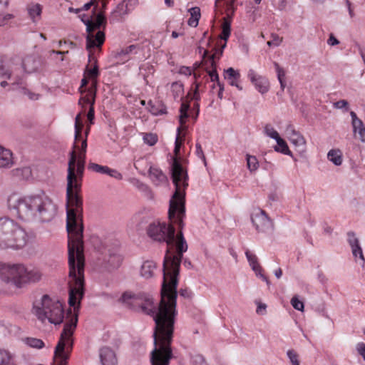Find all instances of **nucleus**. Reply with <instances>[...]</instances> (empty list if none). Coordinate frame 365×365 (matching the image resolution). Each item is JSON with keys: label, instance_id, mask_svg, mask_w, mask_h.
I'll return each instance as SVG.
<instances>
[{"label": "nucleus", "instance_id": "obj_21", "mask_svg": "<svg viewBox=\"0 0 365 365\" xmlns=\"http://www.w3.org/2000/svg\"><path fill=\"white\" fill-rule=\"evenodd\" d=\"M328 160L334 165L339 166L343 162L342 153L339 149H331L327 153Z\"/></svg>", "mask_w": 365, "mask_h": 365}, {"label": "nucleus", "instance_id": "obj_18", "mask_svg": "<svg viewBox=\"0 0 365 365\" xmlns=\"http://www.w3.org/2000/svg\"><path fill=\"white\" fill-rule=\"evenodd\" d=\"M156 268L157 265L154 261L145 260L140 267V274L145 279H150L154 276Z\"/></svg>", "mask_w": 365, "mask_h": 365}, {"label": "nucleus", "instance_id": "obj_59", "mask_svg": "<svg viewBox=\"0 0 365 365\" xmlns=\"http://www.w3.org/2000/svg\"><path fill=\"white\" fill-rule=\"evenodd\" d=\"M180 74H183L186 76H189L192 74V70L190 67L182 66L179 71Z\"/></svg>", "mask_w": 365, "mask_h": 365}, {"label": "nucleus", "instance_id": "obj_10", "mask_svg": "<svg viewBox=\"0 0 365 365\" xmlns=\"http://www.w3.org/2000/svg\"><path fill=\"white\" fill-rule=\"evenodd\" d=\"M252 222L259 232L271 233L273 231V224L266 212L257 210L252 215Z\"/></svg>", "mask_w": 365, "mask_h": 365}, {"label": "nucleus", "instance_id": "obj_37", "mask_svg": "<svg viewBox=\"0 0 365 365\" xmlns=\"http://www.w3.org/2000/svg\"><path fill=\"white\" fill-rule=\"evenodd\" d=\"M81 113H78L75 118V140L76 141L81 136L83 124L81 123Z\"/></svg>", "mask_w": 365, "mask_h": 365}, {"label": "nucleus", "instance_id": "obj_57", "mask_svg": "<svg viewBox=\"0 0 365 365\" xmlns=\"http://www.w3.org/2000/svg\"><path fill=\"white\" fill-rule=\"evenodd\" d=\"M225 46H226V43H224V44L221 46L220 48L216 49L215 52L213 54H212L211 56H210L208 58H212L213 56H215V58H214L215 61H216L215 59H220V57L222 56L223 50L225 48Z\"/></svg>", "mask_w": 365, "mask_h": 365}, {"label": "nucleus", "instance_id": "obj_39", "mask_svg": "<svg viewBox=\"0 0 365 365\" xmlns=\"http://www.w3.org/2000/svg\"><path fill=\"white\" fill-rule=\"evenodd\" d=\"M143 141L145 144L153 146L158 142V135L154 133H145L143 135Z\"/></svg>", "mask_w": 365, "mask_h": 365}, {"label": "nucleus", "instance_id": "obj_4", "mask_svg": "<svg viewBox=\"0 0 365 365\" xmlns=\"http://www.w3.org/2000/svg\"><path fill=\"white\" fill-rule=\"evenodd\" d=\"M11 209L24 221L50 222L56 214V206L44 194L27 196L13 195L9 198Z\"/></svg>", "mask_w": 365, "mask_h": 365}, {"label": "nucleus", "instance_id": "obj_28", "mask_svg": "<svg viewBox=\"0 0 365 365\" xmlns=\"http://www.w3.org/2000/svg\"><path fill=\"white\" fill-rule=\"evenodd\" d=\"M277 145L274 147V150L284 155L292 156L287 143L281 138L276 140Z\"/></svg>", "mask_w": 365, "mask_h": 365}, {"label": "nucleus", "instance_id": "obj_34", "mask_svg": "<svg viewBox=\"0 0 365 365\" xmlns=\"http://www.w3.org/2000/svg\"><path fill=\"white\" fill-rule=\"evenodd\" d=\"M154 73V68L150 63H145L140 66V74L143 77L144 80L147 81L149 74Z\"/></svg>", "mask_w": 365, "mask_h": 365}, {"label": "nucleus", "instance_id": "obj_35", "mask_svg": "<svg viewBox=\"0 0 365 365\" xmlns=\"http://www.w3.org/2000/svg\"><path fill=\"white\" fill-rule=\"evenodd\" d=\"M235 0H231L230 1H227L226 4V17H225L224 19H227L230 21L234 16L236 9L235 6Z\"/></svg>", "mask_w": 365, "mask_h": 365}, {"label": "nucleus", "instance_id": "obj_20", "mask_svg": "<svg viewBox=\"0 0 365 365\" xmlns=\"http://www.w3.org/2000/svg\"><path fill=\"white\" fill-rule=\"evenodd\" d=\"M149 176L152 182L157 186L165 183L168 180L167 176L163 171L157 168L150 167Z\"/></svg>", "mask_w": 365, "mask_h": 365}, {"label": "nucleus", "instance_id": "obj_36", "mask_svg": "<svg viewBox=\"0 0 365 365\" xmlns=\"http://www.w3.org/2000/svg\"><path fill=\"white\" fill-rule=\"evenodd\" d=\"M264 134L275 140L280 138L277 131L269 124H267L264 128Z\"/></svg>", "mask_w": 365, "mask_h": 365}, {"label": "nucleus", "instance_id": "obj_13", "mask_svg": "<svg viewBox=\"0 0 365 365\" xmlns=\"http://www.w3.org/2000/svg\"><path fill=\"white\" fill-rule=\"evenodd\" d=\"M199 52L202 53V59L205 64V70L210 78L211 81L212 82H217L218 83L219 81V76L217 72V65L216 61H214L215 56H213L212 58H207L205 59V57L208 54L207 51L204 50L202 47H199Z\"/></svg>", "mask_w": 365, "mask_h": 365}, {"label": "nucleus", "instance_id": "obj_27", "mask_svg": "<svg viewBox=\"0 0 365 365\" xmlns=\"http://www.w3.org/2000/svg\"><path fill=\"white\" fill-rule=\"evenodd\" d=\"M91 61H94V66L93 68H89L88 66L86 68L84 75L88 77V78L93 80L97 78L99 72L98 68L97 66L96 59L93 57H92V55L89 54V62H91Z\"/></svg>", "mask_w": 365, "mask_h": 365}, {"label": "nucleus", "instance_id": "obj_19", "mask_svg": "<svg viewBox=\"0 0 365 365\" xmlns=\"http://www.w3.org/2000/svg\"><path fill=\"white\" fill-rule=\"evenodd\" d=\"M13 165L14 158L11 151L0 145V168H10Z\"/></svg>", "mask_w": 365, "mask_h": 365}, {"label": "nucleus", "instance_id": "obj_43", "mask_svg": "<svg viewBox=\"0 0 365 365\" xmlns=\"http://www.w3.org/2000/svg\"><path fill=\"white\" fill-rule=\"evenodd\" d=\"M92 95V102H91V106H90L89 110L87 114L88 120L90 123V124H93V120H94V103H95V93L93 91L91 92Z\"/></svg>", "mask_w": 365, "mask_h": 365}, {"label": "nucleus", "instance_id": "obj_42", "mask_svg": "<svg viewBox=\"0 0 365 365\" xmlns=\"http://www.w3.org/2000/svg\"><path fill=\"white\" fill-rule=\"evenodd\" d=\"M180 132H181V127H178L177 136L175 138V148H174V153H175V155H178V153L180 152V147L182 143V140L181 139V137H180Z\"/></svg>", "mask_w": 365, "mask_h": 365}, {"label": "nucleus", "instance_id": "obj_24", "mask_svg": "<svg viewBox=\"0 0 365 365\" xmlns=\"http://www.w3.org/2000/svg\"><path fill=\"white\" fill-rule=\"evenodd\" d=\"M0 365H17L14 354L7 350L0 349Z\"/></svg>", "mask_w": 365, "mask_h": 365}, {"label": "nucleus", "instance_id": "obj_2", "mask_svg": "<svg viewBox=\"0 0 365 365\" xmlns=\"http://www.w3.org/2000/svg\"><path fill=\"white\" fill-rule=\"evenodd\" d=\"M86 140L82 143V152L77 157L75 151L70 153L67 175V219L68 250V304L74 312L79 308L84 294V266L83 241V200L78 194L86 160Z\"/></svg>", "mask_w": 365, "mask_h": 365}, {"label": "nucleus", "instance_id": "obj_17", "mask_svg": "<svg viewBox=\"0 0 365 365\" xmlns=\"http://www.w3.org/2000/svg\"><path fill=\"white\" fill-rule=\"evenodd\" d=\"M224 77L227 80L230 86H235L240 91L242 90V87L239 84L240 73L238 71H236L231 67L228 68L225 70Z\"/></svg>", "mask_w": 365, "mask_h": 365}, {"label": "nucleus", "instance_id": "obj_15", "mask_svg": "<svg viewBox=\"0 0 365 365\" xmlns=\"http://www.w3.org/2000/svg\"><path fill=\"white\" fill-rule=\"evenodd\" d=\"M99 358L101 365H118L116 354L108 346H103L99 349Z\"/></svg>", "mask_w": 365, "mask_h": 365}, {"label": "nucleus", "instance_id": "obj_61", "mask_svg": "<svg viewBox=\"0 0 365 365\" xmlns=\"http://www.w3.org/2000/svg\"><path fill=\"white\" fill-rule=\"evenodd\" d=\"M272 38L274 46L275 47L279 46L282 41V38L279 37L277 34H272Z\"/></svg>", "mask_w": 365, "mask_h": 365}, {"label": "nucleus", "instance_id": "obj_49", "mask_svg": "<svg viewBox=\"0 0 365 365\" xmlns=\"http://www.w3.org/2000/svg\"><path fill=\"white\" fill-rule=\"evenodd\" d=\"M13 18L14 16L11 14H0V26L6 25Z\"/></svg>", "mask_w": 365, "mask_h": 365}, {"label": "nucleus", "instance_id": "obj_60", "mask_svg": "<svg viewBox=\"0 0 365 365\" xmlns=\"http://www.w3.org/2000/svg\"><path fill=\"white\" fill-rule=\"evenodd\" d=\"M180 296L184 298H191L192 296V292L188 289H181L179 292Z\"/></svg>", "mask_w": 365, "mask_h": 365}, {"label": "nucleus", "instance_id": "obj_12", "mask_svg": "<svg viewBox=\"0 0 365 365\" xmlns=\"http://www.w3.org/2000/svg\"><path fill=\"white\" fill-rule=\"evenodd\" d=\"M247 77L254 85L255 89L261 94H265L269 91L270 84L268 78L258 74L254 69H249Z\"/></svg>", "mask_w": 365, "mask_h": 365}, {"label": "nucleus", "instance_id": "obj_45", "mask_svg": "<svg viewBox=\"0 0 365 365\" xmlns=\"http://www.w3.org/2000/svg\"><path fill=\"white\" fill-rule=\"evenodd\" d=\"M287 354L292 365H300L298 360V355L294 350H288Z\"/></svg>", "mask_w": 365, "mask_h": 365}, {"label": "nucleus", "instance_id": "obj_54", "mask_svg": "<svg viewBox=\"0 0 365 365\" xmlns=\"http://www.w3.org/2000/svg\"><path fill=\"white\" fill-rule=\"evenodd\" d=\"M107 175L117 180H121L123 178V175L120 173L110 168H108Z\"/></svg>", "mask_w": 365, "mask_h": 365}, {"label": "nucleus", "instance_id": "obj_23", "mask_svg": "<svg viewBox=\"0 0 365 365\" xmlns=\"http://www.w3.org/2000/svg\"><path fill=\"white\" fill-rule=\"evenodd\" d=\"M28 14L33 22H36L41 16L42 6L39 4H32L27 7Z\"/></svg>", "mask_w": 365, "mask_h": 365}, {"label": "nucleus", "instance_id": "obj_51", "mask_svg": "<svg viewBox=\"0 0 365 365\" xmlns=\"http://www.w3.org/2000/svg\"><path fill=\"white\" fill-rule=\"evenodd\" d=\"M348 102L346 100H340L334 103V107L337 109H344L345 111L349 110Z\"/></svg>", "mask_w": 365, "mask_h": 365}, {"label": "nucleus", "instance_id": "obj_41", "mask_svg": "<svg viewBox=\"0 0 365 365\" xmlns=\"http://www.w3.org/2000/svg\"><path fill=\"white\" fill-rule=\"evenodd\" d=\"M171 88L175 98L181 96L183 93V86L181 83L175 82L172 84Z\"/></svg>", "mask_w": 365, "mask_h": 365}, {"label": "nucleus", "instance_id": "obj_1", "mask_svg": "<svg viewBox=\"0 0 365 365\" xmlns=\"http://www.w3.org/2000/svg\"><path fill=\"white\" fill-rule=\"evenodd\" d=\"M178 250L179 255L177 257L167 256L163 260L161 299L158 308L154 304L153 297L148 294H133L125 292L121 297L124 302L138 306L142 312L152 316L155 321L154 349L150 353L151 365H169L173 357L171 342L177 315L178 275L182 255L187 250L182 236Z\"/></svg>", "mask_w": 365, "mask_h": 365}, {"label": "nucleus", "instance_id": "obj_50", "mask_svg": "<svg viewBox=\"0 0 365 365\" xmlns=\"http://www.w3.org/2000/svg\"><path fill=\"white\" fill-rule=\"evenodd\" d=\"M188 117L187 112H181L180 117H179V123L180 126L181 127V130H185L187 128V126L185 125L186 119Z\"/></svg>", "mask_w": 365, "mask_h": 365}, {"label": "nucleus", "instance_id": "obj_14", "mask_svg": "<svg viewBox=\"0 0 365 365\" xmlns=\"http://www.w3.org/2000/svg\"><path fill=\"white\" fill-rule=\"evenodd\" d=\"M142 51V46L140 44H132L117 51L115 58L118 62L125 63L128 61L130 56L135 55Z\"/></svg>", "mask_w": 365, "mask_h": 365}, {"label": "nucleus", "instance_id": "obj_22", "mask_svg": "<svg viewBox=\"0 0 365 365\" xmlns=\"http://www.w3.org/2000/svg\"><path fill=\"white\" fill-rule=\"evenodd\" d=\"M245 255L250 266L252 267V269L255 272L256 274H258V272L262 271V268L258 262L257 257L254 253L251 252L249 250L245 251Z\"/></svg>", "mask_w": 365, "mask_h": 365}, {"label": "nucleus", "instance_id": "obj_6", "mask_svg": "<svg viewBox=\"0 0 365 365\" xmlns=\"http://www.w3.org/2000/svg\"><path fill=\"white\" fill-rule=\"evenodd\" d=\"M34 313L42 322L60 324L63 320L62 304L52 299L48 295H43L40 301H36L33 307Z\"/></svg>", "mask_w": 365, "mask_h": 365}, {"label": "nucleus", "instance_id": "obj_55", "mask_svg": "<svg viewBox=\"0 0 365 365\" xmlns=\"http://www.w3.org/2000/svg\"><path fill=\"white\" fill-rule=\"evenodd\" d=\"M195 153H196L197 156L199 158H200V159H202L203 160L204 164L206 165L205 156L204 155L202 148L200 144H199V143H196V151H195Z\"/></svg>", "mask_w": 365, "mask_h": 365}, {"label": "nucleus", "instance_id": "obj_46", "mask_svg": "<svg viewBox=\"0 0 365 365\" xmlns=\"http://www.w3.org/2000/svg\"><path fill=\"white\" fill-rule=\"evenodd\" d=\"M191 363L192 365H207L204 357L200 354L192 356Z\"/></svg>", "mask_w": 365, "mask_h": 365}, {"label": "nucleus", "instance_id": "obj_5", "mask_svg": "<svg viewBox=\"0 0 365 365\" xmlns=\"http://www.w3.org/2000/svg\"><path fill=\"white\" fill-rule=\"evenodd\" d=\"M28 240L26 232L19 224L7 217L0 218V247L20 250Z\"/></svg>", "mask_w": 365, "mask_h": 365}, {"label": "nucleus", "instance_id": "obj_29", "mask_svg": "<svg viewBox=\"0 0 365 365\" xmlns=\"http://www.w3.org/2000/svg\"><path fill=\"white\" fill-rule=\"evenodd\" d=\"M231 33V21L227 19H223V23L222 26V33L220 38L225 42L227 41Z\"/></svg>", "mask_w": 365, "mask_h": 365}, {"label": "nucleus", "instance_id": "obj_30", "mask_svg": "<svg viewBox=\"0 0 365 365\" xmlns=\"http://www.w3.org/2000/svg\"><path fill=\"white\" fill-rule=\"evenodd\" d=\"M350 115H351V125H352V127H353V132L354 133H356L357 131H359V130L362 129L363 128H364V123L362 122V120L361 119H359L356 114L355 113V112L354 111H351L350 112Z\"/></svg>", "mask_w": 365, "mask_h": 365}, {"label": "nucleus", "instance_id": "obj_9", "mask_svg": "<svg viewBox=\"0 0 365 365\" xmlns=\"http://www.w3.org/2000/svg\"><path fill=\"white\" fill-rule=\"evenodd\" d=\"M24 272L25 266L22 264H4L0 269V277L3 281L20 288L23 286Z\"/></svg>", "mask_w": 365, "mask_h": 365}, {"label": "nucleus", "instance_id": "obj_53", "mask_svg": "<svg viewBox=\"0 0 365 365\" xmlns=\"http://www.w3.org/2000/svg\"><path fill=\"white\" fill-rule=\"evenodd\" d=\"M357 353L363 358L365 361V344L364 342H359L356 345Z\"/></svg>", "mask_w": 365, "mask_h": 365}, {"label": "nucleus", "instance_id": "obj_7", "mask_svg": "<svg viewBox=\"0 0 365 365\" xmlns=\"http://www.w3.org/2000/svg\"><path fill=\"white\" fill-rule=\"evenodd\" d=\"M78 317L77 314L75 313L64 325L54 351V357L58 365H67V361L73 348L72 336L76 327Z\"/></svg>", "mask_w": 365, "mask_h": 365}, {"label": "nucleus", "instance_id": "obj_16", "mask_svg": "<svg viewBox=\"0 0 365 365\" xmlns=\"http://www.w3.org/2000/svg\"><path fill=\"white\" fill-rule=\"evenodd\" d=\"M43 276L41 270L36 267L28 268L25 267L23 277V285L29 283H36L41 279Z\"/></svg>", "mask_w": 365, "mask_h": 365}, {"label": "nucleus", "instance_id": "obj_11", "mask_svg": "<svg viewBox=\"0 0 365 365\" xmlns=\"http://www.w3.org/2000/svg\"><path fill=\"white\" fill-rule=\"evenodd\" d=\"M347 241L351 247V253L356 262L359 263L362 267H364L365 258L363 254L362 247L360 245L359 238L356 237V234L354 232H349L347 233Z\"/></svg>", "mask_w": 365, "mask_h": 365}, {"label": "nucleus", "instance_id": "obj_62", "mask_svg": "<svg viewBox=\"0 0 365 365\" xmlns=\"http://www.w3.org/2000/svg\"><path fill=\"white\" fill-rule=\"evenodd\" d=\"M24 93L29 98V99L33 101L38 100L39 98L38 94L32 93L31 91L26 89H24Z\"/></svg>", "mask_w": 365, "mask_h": 365}, {"label": "nucleus", "instance_id": "obj_33", "mask_svg": "<svg viewBox=\"0 0 365 365\" xmlns=\"http://www.w3.org/2000/svg\"><path fill=\"white\" fill-rule=\"evenodd\" d=\"M108 168L109 167L106 165H101L95 163H90L88 165V170L97 173L106 175H107Z\"/></svg>", "mask_w": 365, "mask_h": 365}, {"label": "nucleus", "instance_id": "obj_52", "mask_svg": "<svg viewBox=\"0 0 365 365\" xmlns=\"http://www.w3.org/2000/svg\"><path fill=\"white\" fill-rule=\"evenodd\" d=\"M274 66L277 74L278 81L284 80L285 72L284 69L282 67H280V66L277 63H274Z\"/></svg>", "mask_w": 365, "mask_h": 365}, {"label": "nucleus", "instance_id": "obj_58", "mask_svg": "<svg viewBox=\"0 0 365 365\" xmlns=\"http://www.w3.org/2000/svg\"><path fill=\"white\" fill-rule=\"evenodd\" d=\"M267 305L262 303H258L256 312L259 315H264L266 314Z\"/></svg>", "mask_w": 365, "mask_h": 365}, {"label": "nucleus", "instance_id": "obj_3", "mask_svg": "<svg viewBox=\"0 0 365 365\" xmlns=\"http://www.w3.org/2000/svg\"><path fill=\"white\" fill-rule=\"evenodd\" d=\"M170 173L175 191L170 200L168 217L170 224L165 222L155 221L149 225L147 229L148 236L155 241L165 242L169 247L167 249L164 259L167 256L177 257L179 255L178 245L182 236L185 242L182 232L180 230L175 235V229L173 223L177 224L180 229L183 227L185 215V190L188 186L187 170L182 167L177 158H173L170 165ZM187 243V242H185ZM187 245V244H186Z\"/></svg>", "mask_w": 365, "mask_h": 365}, {"label": "nucleus", "instance_id": "obj_63", "mask_svg": "<svg viewBox=\"0 0 365 365\" xmlns=\"http://www.w3.org/2000/svg\"><path fill=\"white\" fill-rule=\"evenodd\" d=\"M296 132H297V131L294 129V126L291 124H289L285 129V133H286V135L287 138H289L292 135L294 134Z\"/></svg>", "mask_w": 365, "mask_h": 365}, {"label": "nucleus", "instance_id": "obj_47", "mask_svg": "<svg viewBox=\"0 0 365 365\" xmlns=\"http://www.w3.org/2000/svg\"><path fill=\"white\" fill-rule=\"evenodd\" d=\"M122 258L120 255H113L110 257L108 262L111 264L113 268H117L120 266Z\"/></svg>", "mask_w": 365, "mask_h": 365}, {"label": "nucleus", "instance_id": "obj_32", "mask_svg": "<svg viewBox=\"0 0 365 365\" xmlns=\"http://www.w3.org/2000/svg\"><path fill=\"white\" fill-rule=\"evenodd\" d=\"M246 160L247 168L250 172H255L258 169L259 162L255 156L247 154Z\"/></svg>", "mask_w": 365, "mask_h": 365}, {"label": "nucleus", "instance_id": "obj_26", "mask_svg": "<svg viewBox=\"0 0 365 365\" xmlns=\"http://www.w3.org/2000/svg\"><path fill=\"white\" fill-rule=\"evenodd\" d=\"M190 18L188 19V25L192 27H196L198 25L200 18V9L197 6L189 9Z\"/></svg>", "mask_w": 365, "mask_h": 365}, {"label": "nucleus", "instance_id": "obj_31", "mask_svg": "<svg viewBox=\"0 0 365 365\" xmlns=\"http://www.w3.org/2000/svg\"><path fill=\"white\" fill-rule=\"evenodd\" d=\"M288 139L296 147L304 146L306 143L304 138L298 131L289 136Z\"/></svg>", "mask_w": 365, "mask_h": 365}, {"label": "nucleus", "instance_id": "obj_38", "mask_svg": "<svg viewBox=\"0 0 365 365\" xmlns=\"http://www.w3.org/2000/svg\"><path fill=\"white\" fill-rule=\"evenodd\" d=\"M25 342L27 345L33 348L41 349L44 346L42 340L36 338H26Z\"/></svg>", "mask_w": 365, "mask_h": 365}, {"label": "nucleus", "instance_id": "obj_40", "mask_svg": "<svg viewBox=\"0 0 365 365\" xmlns=\"http://www.w3.org/2000/svg\"><path fill=\"white\" fill-rule=\"evenodd\" d=\"M0 77L11 79V72L4 63L3 59L0 58Z\"/></svg>", "mask_w": 365, "mask_h": 365}, {"label": "nucleus", "instance_id": "obj_8", "mask_svg": "<svg viewBox=\"0 0 365 365\" xmlns=\"http://www.w3.org/2000/svg\"><path fill=\"white\" fill-rule=\"evenodd\" d=\"M86 26L88 35L86 36V48L91 51L95 47H101L105 41V34L103 31H98L96 34L94 31L99 29L102 26L106 24V18L103 14L99 13L95 21L86 19Z\"/></svg>", "mask_w": 365, "mask_h": 365}, {"label": "nucleus", "instance_id": "obj_64", "mask_svg": "<svg viewBox=\"0 0 365 365\" xmlns=\"http://www.w3.org/2000/svg\"><path fill=\"white\" fill-rule=\"evenodd\" d=\"M327 43L329 46H336L339 43V41L334 37L333 34H330L329 38L327 40Z\"/></svg>", "mask_w": 365, "mask_h": 365}, {"label": "nucleus", "instance_id": "obj_56", "mask_svg": "<svg viewBox=\"0 0 365 365\" xmlns=\"http://www.w3.org/2000/svg\"><path fill=\"white\" fill-rule=\"evenodd\" d=\"M150 112L154 115H163L166 113V109L164 107L161 108H158L155 106H152L150 108Z\"/></svg>", "mask_w": 365, "mask_h": 365}, {"label": "nucleus", "instance_id": "obj_44", "mask_svg": "<svg viewBox=\"0 0 365 365\" xmlns=\"http://www.w3.org/2000/svg\"><path fill=\"white\" fill-rule=\"evenodd\" d=\"M292 306L297 310L303 312L304 311V303L299 299L297 296H294L291 299Z\"/></svg>", "mask_w": 365, "mask_h": 365}, {"label": "nucleus", "instance_id": "obj_48", "mask_svg": "<svg viewBox=\"0 0 365 365\" xmlns=\"http://www.w3.org/2000/svg\"><path fill=\"white\" fill-rule=\"evenodd\" d=\"M91 102L92 96L89 94V93H88L86 96L80 98L78 101V105L81 106L82 108H83L86 104H90V106H91Z\"/></svg>", "mask_w": 365, "mask_h": 365}, {"label": "nucleus", "instance_id": "obj_25", "mask_svg": "<svg viewBox=\"0 0 365 365\" xmlns=\"http://www.w3.org/2000/svg\"><path fill=\"white\" fill-rule=\"evenodd\" d=\"M12 174L19 180H29L31 178L32 172L29 167H24L13 170Z\"/></svg>", "mask_w": 365, "mask_h": 365}]
</instances>
